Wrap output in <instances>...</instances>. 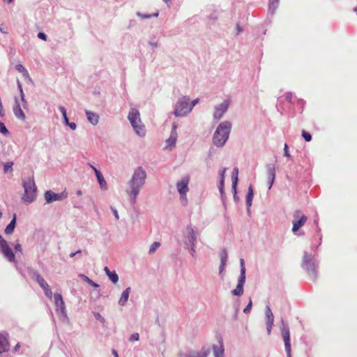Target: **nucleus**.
Returning a JSON list of instances; mask_svg holds the SVG:
<instances>
[{
    "label": "nucleus",
    "instance_id": "1",
    "mask_svg": "<svg viewBox=\"0 0 357 357\" xmlns=\"http://www.w3.org/2000/svg\"><path fill=\"white\" fill-rule=\"evenodd\" d=\"M146 176V172L142 167H138L134 170L126 189V193L132 204H135L137 196L145 184Z\"/></svg>",
    "mask_w": 357,
    "mask_h": 357
},
{
    "label": "nucleus",
    "instance_id": "2",
    "mask_svg": "<svg viewBox=\"0 0 357 357\" xmlns=\"http://www.w3.org/2000/svg\"><path fill=\"white\" fill-rule=\"evenodd\" d=\"M231 130V123L230 121H225L221 122L213 134V144L217 147H222L229 139Z\"/></svg>",
    "mask_w": 357,
    "mask_h": 357
},
{
    "label": "nucleus",
    "instance_id": "3",
    "mask_svg": "<svg viewBox=\"0 0 357 357\" xmlns=\"http://www.w3.org/2000/svg\"><path fill=\"white\" fill-rule=\"evenodd\" d=\"M128 119L130 121L135 133L139 137H144L146 135V129L142 123L139 112L135 108H131L128 115Z\"/></svg>",
    "mask_w": 357,
    "mask_h": 357
},
{
    "label": "nucleus",
    "instance_id": "4",
    "mask_svg": "<svg viewBox=\"0 0 357 357\" xmlns=\"http://www.w3.org/2000/svg\"><path fill=\"white\" fill-rule=\"evenodd\" d=\"M22 185L24 193L22 199L26 203H31L36 199L37 188L35 184L33 178L29 177L26 180L23 181Z\"/></svg>",
    "mask_w": 357,
    "mask_h": 357
},
{
    "label": "nucleus",
    "instance_id": "5",
    "mask_svg": "<svg viewBox=\"0 0 357 357\" xmlns=\"http://www.w3.org/2000/svg\"><path fill=\"white\" fill-rule=\"evenodd\" d=\"M190 112V97L188 96H181L174 105V115L176 117H183L187 116Z\"/></svg>",
    "mask_w": 357,
    "mask_h": 357
},
{
    "label": "nucleus",
    "instance_id": "6",
    "mask_svg": "<svg viewBox=\"0 0 357 357\" xmlns=\"http://www.w3.org/2000/svg\"><path fill=\"white\" fill-rule=\"evenodd\" d=\"M303 267L313 280L317 278V266L311 255L305 252L303 260Z\"/></svg>",
    "mask_w": 357,
    "mask_h": 357
},
{
    "label": "nucleus",
    "instance_id": "7",
    "mask_svg": "<svg viewBox=\"0 0 357 357\" xmlns=\"http://www.w3.org/2000/svg\"><path fill=\"white\" fill-rule=\"evenodd\" d=\"M54 299L56 306V312L59 319L63 321L68 320V318L66 310V305L61 294L58 293L54 294Z\"/></svg>",
    "mask_w": 357,
    "mask_h": 357
},
{
    "label": "nucleus",
    "instance_id": "8",
    "mask_svg": "<svg viewBox=\"0 0 357 357\" xmlns=\"http://www.w3.org/2000/svg\"><path fill=\"white\" fill-rule=\"evenodd\" d=\"M183 241L185 246L197 243V234L191 225L185 227L183 231Z\"/></svg>",
    "mask_w": 357,
    "mask_h": 357
},
{
    "label": "nucleus",
    "instance_id": "9",
    "mask_svg": "<svg viewBox=\"0 0 357 357\" xmlns=\"http://www.w3.org/2000/svg\"><path fill=\"white\" fill-rule=\"evenodd\" d=\"M281 334L284 343V349L287 357H291V347L290 342V331L288 324L282 320Z\"/></svg>",
    "mask_w": 357,
    "mask_h": 357
},
{
    "label": "nucleus",
    "instance_id": "10",
    "mask_svg": "<svg viewBox=\"0 0 357 357\" xmlns=\"http://www.w3.org/2000/svg\"><path fill=\"white\" fill-rule=\"evenodd\" d=\"M230 102V100L227 99L225 100L220 104H218L215 106L213 112V119L215 120L219 121L220 119L222 118L225 113L228 110Z\"/></svg>",
    "mask_w": 357,
    "mask_h": 357
},
{
    "label": "nucleus",
    "instance_id": "11",
    "mask_svg": "<svg viewBox=\"0 0 357 357\" xmlns=\"http://www.w3.org/2000/svg\"><path fill=\"white\" fill-rule=\"evenodd\" d=\"M301 212L299 210L295 211L294 214V220L292 221L293 227L292 231L296 234L298 229L302 227L306 222L307 218L305 215H301Z\"/></svg>",
    "mask_w": 357,
    "mask_h": 357
},
{
    "label": "nucleus",
    "instance_id": "12",
    "mask_svg": "<svg viewBox=\"0 0 357 357\" xmlns=\"http://www.w3.org/2000/svg\"><path fill=\"white\" fill-rule=\"evenodd\" d=\"M68 193L66 191H63L61 193H55L52 190H47L45 192V199L47 204H50L54 202L62 201L66 199Z\"/></svg>",
    "mask_w": 357,
    "mask_h": 357
},
{
    "label": "nucleus",
    "instance_id": "13",
    "mask_svg": "<svg viewBox=\"0 0 357 357\" xmlns=\"http://www.w3.org/2000/svg\"><path fill=\"white\" fill-rule=\"evenodd\" d=\"M33 278L36 280L40 287L43 289L45 296L48 298L52 299L53 296L52 289L45 279L38 273H33Z\"/></svg>",
    "mask_w": 357,
    "mask_h": 357
},
{
    "label": "nucleus",
    "instance_id": "14",
    "mask_svg": "<svg viewBox=\"0 0 357 357\" xmlns=\"http://www.w3.org/2000/svg\"><path fill=\"white\" fill-rule=\"evenodd\" d=\"M209 354V350L206 348H202L200 351H189L188 352H181L178 354V357H207Z\"/></svg>",
    "mask_w": 357,
    "mask_h": 357
},
{
    "label": "nucleus",
    "instance_id": "15",
    "mask_svg": "<svg viewBox=\"0 0 357 357\" xmlns=\"http://www.w3.org/2000/svg\"><path fill=\"white\" fill-rule=\"evenodd\" d=\"M0 252L9 261L14 262L15 261V254L12 251L6 241L0 245Z\"/></svg>",
    "mask_w": 357,
    "mask_h": 357
},
{
    "label": "nucleus",
    "instance_id": "16",
    "mask_svg": "<svg viewBox=\"0 0 357 357\" xmlns=\"http://www.w3.org/2000/svg\"><path fill=\"white\" fill-rule=\"evenodd\" d=\"M218 344L212 346V350L214 357H225V347L222 337H217Z\"/></svg>",
    "mask_w": 357,
    "mask_h": 357
},
{
    "label": "nucleus",
    "instance_id": "17",
    "mask_svg": "<svg viewBox=\"0 0 357 357\" xmlns=\"http://www.w3.org/2000/svg\"><path fill=\"white\" fill-rule=\"evenodd\" d=\"M189 182L190 177L188 175L183 176L179 181L176 182V189L178 193L184 194L189 191Z\"/></svg>",
    "mask_w": 357,
    "mask_h": 357
},
{
    "label": "nucleus",
    "instance_id": "18",
    "mask_svg": "<svg viewBox=\"0 0 357 357\" xmlns=\"http://www.w3.org/2000/svg\"><path fill=\"white\" fill-rule=\"evenodd\" d=\"M265 316H266V331L267 334L270 335L271 333V331L273 326L274 323V316L273 314L268 305L266 306L265 310Z\"/></svg>",
    "mask_w": 357,
    "mask_h": 357
},
{
    "label": "nucleus",
    "instance_id": "19",
    "mask_svg": "<svg viewBox=\"0 0 357 357\" xmlns=\"http://www.w3.org/2000/svg\"><path fill=\"white\" fill-rule=\"evenodd\" d=\"M267 172V178L268 183V189L272 188L275 178V168L273 164H268L266 167Z\"/></svg>",
    "mask_w": 357,
    "mask_h": 357
},
{
    "label": "nucleus",
    "instance_id": "20",
    "mask_svg": "<svg viewBox=\"0 0 357 357\" xmlns=\"http://www.w3.org/2000/svg\"><path fill=\"white\" fill-rule=\"evenodd\" d=\"M89 165L93 169V170L95 172V174L97 177L98 182L100 185V187L102 190H106L107 188V182L105 181L102 174L101 172L97 169L94 166H93L91 164H89Z\"/></svg>",
    "mask_w": 357,
    "mask_h": 357
},
{
    "label": "nucleus",
    "instance_id": "21",
    "mask_svg": "<svg viewBox=\"0 0 357 357\" xmlns=\"http://www.w3.org/2000/svg\"><path fill=\"white\" fill-rule=\"evenodd\" d=\"M10 345L7 334H0V354L9 350Z\"/></svg>",
    "mask_w": 357,
    "mask_h": 357
},
{
    "label": "nucleus",
    "instance_id": "22",
    "mask_svg": "<svg viewBox=\"0 0 357 357\" xmlns=\"http://www.w3.org/2000/svg\"><path fill=\"white\" fill-rule=\"evenodd\" d=\"M245 282V278L239 277L238 280V284L234 290L231 291V294L234 296H240L243 294V285Z\"/></svg>",
    "mask_w": 357,
    "mask_h": 357
},
{
    "label": "nucleus",
    "instance_id": "23",
    "mask_svg": "<svg viewBox=\"0 0 357 357\" xmlns=\"http://www.w3.org/2000/svg\"><path fill=\"white\" fill-rule=\"evenodd\" d=\"M13 112H14L15 116L18 119H20L22 121L25 120V114H24V112L22 111L17 99H15V105L13 107Z\"/></svg>",
    "mask_w": 357,
    "mask_h": 357
},
{
    "label": "nucleus",
    "instance_id": "24",
    "mask_svg": "<svg viewBox=\"0 0 357 357\" xmlns=\"http://www.w3.org/2000/svg\"><path fill=\"white\" fill-rule=\"evenodd\" d=\"M88 121L93 126L98 123L99 116L97 113L89 110L85 111Z\"/></svg>",
    "mask_w": 357,
    "mask_h": 357
},
{
    "label": "nucleus",
    "instance_id": "25",
    "mask_svg": "<svg viewBox=\"0 0 357 357\" xmlns=\"http://www.w3.org/2000/svg\"><path fill=\"white\" fill-rule=\"evenodd\" d=\"M131 291L130 287H127L121 294V296L119 300V305L121 306H125L128 302L130 293Z\"/></svg>",
    "mask_w": 357,
    "mask_h": 357
},
{
    "label": "nucleus",
    "instance_id": "26",
    "mask_svg": "<svg viewBox=\"0 0 357 357\" xmlns=\"http://www.w3.org/2000/svg\"><path fill=\"white\" fill-rule=\"evenodd\" d=\"M104 271L107 275V277L109 278V280L114 283L116 284L119 281V275L116 273V271H111L108 267L105 266L104 268Z\"/></svg>",
    "mask_w": 357,
    "mask_h": 357
},
{
    "label": "nucleus",
    "instance_id": "27",
    "mask_svg": "<svg viewBox=\"0 0 357 357\" xmlns=\"http://www.w3.org/2000/svg\"><path fill=\"white\" fill-rule=\"evenodd\" d=\"M177 140V135H175V133H171L169 137L166 140V149H172L173 147L175 146L176 142Z\"/></svg>",
    "mask_w": 357,
    "mask_h": 357
},
{
    "label": "nucleus",
    "instance_id": "28",
    "mask_svg": "<svg viewBox=\"0 0 357 357\" xmlns=\"http://www.w3.org/2000/svg\"><path fill=\"white\" fill-rule=\"evenodd\" d=\"M253 195H254L253 188H252V186L250 185L248 187V193L246 195V205H247L248 211H250V208L251 207L252 204Z\"/></svg>",
    "mask_w": 357,
    "mask_h": 357
},
{
    "label": "nucleus",
    "instance_id": "29",
    "mask_svg": "<svg viewBox=\"0 0 357 357\" xmlns=\"http://www.w3.org/2000/svg\"><path fill=\"white\" fill-rule=\"evenodd\" d=\"M238 168L235 167L231 174V181H232V190L236 194V186L238 183Z\"/></svg>",
    "mask_w": 357,
    "mask_h": 357
},
{
    "label": "nucleus",
    "instance_id": "30",
    "mask_svg": "<svg viewBox=\"0 0 357 357\" xmlns=\"http://www.w3.org/2000/svg\"><path fill=\"white\" fill-rule=\"evenodd\" d=\"M16 225V214H14L13 219L10 222V223L7 225V227L5 229V234H11L15 227Z\"/></svg>",
    "mask_w": 357,
    "mask_h": 357
},
{
    "label": "nucleus",
    "instance_id": "31",
    "mask_svg": "<svg viewBox=\"0 0 357 357\" xmlns=\"http://www.w3.org/2000/svg\"><path fill=\"white\" fill-rule=\"evenodd\" d=\"M136 15L142 20H146V19H150L153 17H158L159 16V12L157 11L153 14H145V13H142L141 12H137Z\"/></svg>",
    "mask_w": 357,
    "mask_h": 357
},
{
    "label": "nucleus",
    "instance_id": "32",
    "mask_svg": "<svg viewBox=\"0 0 357 357\" xmlns=\"http://www.w3.org/2000/svg\"><path fill=\"white\" fill-rule=\"evenodd\" d=\"M17 87L19 89V91L20 92V97H21V100L23 102V107L25 108L26 106L27 105V102L26 101L25 98H24V93L23 92V89H22V84L20 83V82L19 80H17Z\"/></svg>",
    "mask_w": 357,
    "mask_h": 357
},
{
    "label": "nucleus",
    "instance_id": "33",
    "mask_svg": "<svg viewBox=\"0 0 357 357\" xmlns=\"http://www.w3.org/2000/svg\"><path fill=\"white\" fill-rule=\"evenodd\" d=\"M279 0H269V10L273 13L278 8Z\"/></svg>",
    "mask_w": 357,
    "mask_h": 357
},
{
    "label": "nucleus",
    "instance_id": "34",
    "mask_svg": "<svg viewBox=\"0 0 357 357\" xmlns=\"http://www.w3.org/2000/svg\"><path fill=\"white\" fill-rule=\"evenodd\" d=\"M220 264L227 265L228 254L226 250H222L220 252Z\"/></svg>",
    "mask_w": 357,
    "mask_h": 357
},
{
    "label": "nucleus",
    "instance_id": "35",
    "mask_svg": "<svg viewBox=\"0 0 357 357\" xmlns=\"http://www.w3.org/2000/svg\"><path fill=\"white\" fill-rule=\"evenodd\" d=\"M15 68L18 72L22 73L24 77H29L27 70L22 64H17Z\"/></svg>",
    "mask_w": 357,
    "mask_h": 357
},
{
    "label": "nucleus",
    "instance_id": "36",
    "mask_svg": "<svg viewBox=\"0 0 357 357\" xmlns=\"http://www.w3.org/2000/svg\"><path fill=\"white\" fill-rule=\"evenodd\" d=\"M196 245L197 244H194V245H188L187 246H185V248H187L189 252H190V254L191 255V256L193 257V258H196Z\"/></svg>",
    "mask_w": 357,
    "mask_h": 357
},
{
    "label": "nucleus",
    "instance_id": "37",
    "mask_svg": "<svg viewBox=\"0 0 357 357\" xmlns=\"http://www.w3.org/2000/svg\"><path fill=\"white\" fill-rule=\"evenodd\" d=\"M160 246V243L159 242L153 243L150 246L149 253L150 255L153 254Z\"/></svg>",
    "mask_w": 357,
    "mask_h": 357
},
{
    "label": "nucleus",
    "instance_id": "38",
    "mask_svg": "<svg viewBox=\"0 0 357 357\" xmlns=\"http://www.w3.org/2000/svg\"><path fill=\"white\" fill-rule=\"evenodd\" d=\"M226 172H227L226 167H223L219 170V172H218L219 181L225 182Z\"/></svg>",
    "mask_w": 357,
    "mask_h": 357
},
{
    "label": "nucleus",
    "instance_id": "39",
    "mask_svg": "<svg viewBox=\"0 0 357 357\" xmlns=\"http://www.w3.org/2000/svg\"><path fill=\"white\" fill-rule=\"evenodd\" d=\"M240 264H241V271H240V276L245 278V263L243 259H240Z\"/></svg>",
    "mask_w": 357,
    "mask_h": 357
},
{
    "label": "nucleus",
    "instance_id": "40",
    "mask_svg": "<svg viewBox=\"0 0 357 357\" xmlns=\"http://www.w3.org/2000/svg\"><path fill=\"white\" fill-rule=\"evenodd\" d=\"M59 109L61 112V113L62 114V116L63 117L64 123L66 124V123H68V121L66 109L63 106H59Z\"/></svg>",
    "mask_w": 357,
    "mask_h": 357
},
{
    "label": "nucleus",
    "instance_id": "41",
    "mask_svg": "<svg viewBox=\"0 0 357 357\" xmlns=\"http://www.w3.org/2000/svg\"><path fill=\"white\" fill-rule=\"evenodd\" d=\"M224 183L225 182L219 181L218 184V190L221 195V198L223 202L225 200Z\"/></svg>",
    "mask_w": 357,
    "mask_h": 357
},
{
    "label": "nucleus",
    "instance_id": "42",
    "mask_svg": "<svg viewBox=\"0 0 357 357\" xmlns=\"http://www.w3.org/2000/svg\"><path fill=\"white\" fill-rule=\"evenodd\" d=\"M82 277H83L84 278V280L89 283L90 285H91L92 287H98L99 285L98 284H96V282H94L93 281H92L90 278H89L87 276H85L84 275H81Z\"/></svg>",
    "mask_w": 357,
    "mask_h": 357
},
{
    "label": "nucleus",
    "instance_id": "43",
    "mask_svg": "<svg viewBox=\"0 0 357 357\" xmlns=\"http://www.w3.org/2000/svg\"><path fill=\"white\" fill-rule=\"evenodd\" d=\"M0 132L4 135H7L9 132L3 122H0Z\"/></svg>",
    "mask_w": 357,
    "mask_h": 357
},
{
    "label": "nucleus",
    "instance_id": "44",
    "mask_svg": "<svg viewBox=\"0 0 357 357\" xmlns=\"http://www.w3.org/2000/svg\"><path fill=\"white\" fill-rule=\"evenodd\" d=\"M187 193H179L180 195V199H181V202L182 203L183 205L185 206L188 203V199H187V195H186Z\"/></svg>",
    "mask_w": 357,
    "mask_h": 357
},
{
    "label": "nucleus",
    "instance_id": "45",
    "mask_svg": "<svg viewBox=\"0 0 357 357\" xmlns=\"http://www.w3.org/2000/svg\"><path fill=\"white\" fill-rule=\"evenodd\" d=\"M302 136L306 142H310L312 139V135L306 131H303Z\"/></svg>",
    "mask_w": 357,
    "mask_h": 357
},
{
    "label": "nucleus",
    "instance_id": "46",
    "mask_svg": "<svg viewBox=\"0 0 357 357\" xmlns=\"http://www.w3.org/2000/svg\"><path fill=\"white\" fill-rule=\"evenodd\" d=\"M13 165V162H6V164H4V165H3V172L6 173V172H7L9 170H12Z\"/></svg>",
    "mask_w": 357,
    "mask_h": 357
},
{
    "label": "nucleus",
    "instance_id": "47",
    "mask_svg": "<svg viewBox=\"0 0 357 357\" xmlns=\"http://www.w3.org/2000/svg\"><path fill=\"white\" fill-rule=\"evenodd\" d=\"M252 302L251 298H250L249 303H248L246 307L243 309V312L245 313V314L249 313L250 312L251 308H252Z\"/></svg>",
    "mask_w": 357,
    "mask_h": 357
},
{
    "label": "nucleus",
    "instance_id": "48",
    "mask_svg": "<svg viewBox=\"0 0 357 357\" xmlns=\"http://www.w3.org/2000/svg\"><path fill=\"white\" fill-rule=\"evenodd\" d=\"M93 315L95 318L99 320L101 323H104L105 321V318L99 312H93Z\"/></svg>",
    "mask_w": 357,
    "mask_h": 357
},
{
    "label": "nucleus",
    "instance_id": "49",
    "mask_svg": "<svg viewBox=\"0 0 357 357\" xmlns=\"http://www.w3.org/2000/svg\"><path fill=\"white\" fill-rule=\"evenodd\" d=\"M139 339V333H133L129 338V341L134 342V341H138Z\"/></svg>",
    "mask_w": 357,
    "mask_h": 357
},
{
    "label": "nucleus",
    "instance_id": "50",
    "mask_svg": "<svg viewBox=\"0 0 357 357\" xmlns=\"http://www.w3.org/2000/svg\"><path fill=\"white\" fill-rule=\"evenodd\" d=\"M66 125L69 126L73 130H75L77 128V125L74 122H69L68 121V123H66Z\"/></svg>",
    "mask_w": 357,
    "mask_h": 357
},
{
    "label": "nucleus",
    "instance_id": "51",
    "mask_svg": "<svg viewBox=\"0 0 357 357\" xmlns=\"http://www.w3.org/2000/svg\"><path fill=\"white\" fill-rule=\"evenodd\" d=\"M292 97H293L292 93L287 92V93H285V100L287 102H290L291 101Z\"/></svg>",
    "mask_w": 357,
    "mask_h": 357
},
{
    "label": "nucleus",
    "instance_id": "52",
    "mask_svg": "<svg viewBox=\"0 0 357 357\" xmlns=\"http://www.w3.org/2000/svg\"><path fill=\"white\" fill-rule=\"evenodd\" d=\"M38 37L40 39H41V40H45V41H46V40H47V35H46L45 33H43V32H39V33H38Z\"/></svg>",
    "mask_w": 357,
    "mask_h": 357
},
{
    "label": "nucleus",
    "instance_id": "53",
    "mask_svg": "<svg viewBox=\"0 0 357 357\" xmlns=\"http://www.w3.org/2000/svg\"><path fill=\"white\" fill-rule=\"evenodd\" d=\"M199 102V98H196L193 100L192 102L190 101V107L191 109V111L192 110L193 107Z\"/></svg>",
    "mask_w": 357,
    "mask_h": 357
},
{
    "label": "nucleus",
    "instance_id": "54",
    "mask_svg": "<svg viewBox=\"0 0 357 357\" xmlns=\"http://www.w3.org/2000/svg\"><path fill=\"white\" fill-rule=\"evenodd\" d=\"M284 156L289 158L291 155L289 152V148L287 144H284Z\"/></svg>",
    "mask_w": 357,
    "mask_h": 357
},
{
    "label": "nucleus",
    "instance_id": "55",
    "mask_svg": "<svg viewBox=\"0 0 357 357\" xmlns=\"http://www.w3.org/2000/svg\"><path fill=\"white\" fill-rule=\"evenodd\" d=\"M111 210H112L114 215L115 216L116 220H119V215L117 210L113 207H111Z\"/></svg>",
    "mask_w": 357,
    "mask_h": 357
},
{
    "label": "nucleus",
    "instance_id": "56",
    "mask_svg": "<svg viewBox=\"0 0 357 357\" xmlns=\"http://www.w3.org/2000/svg\"><path fill=\"white\" fill-rule=\"evenodd\" d=\"M178 125L176 123L174 122L172 124V129L171 131V133H175V135H177L176 129H177Z\"/></svg>",
    "mask_w": 357,
    "mask_h": 357
},
{
    "label": "nucleus",
    "instance_id": "57",
    "mask_svg": "<svg viewBox=\"0 0 357 357\" xmlns=\"http://www.w3.org/2000/svg\"><path fill=\"white\" fill-rule=\"evenodd\" d=\"M15 250L16 251H19V252H22V245L20 243L16 244L15 246Z\"/></svg>",
    "mask_w": 357,
    "mask_h": 357
},
{
    "label": "nucleus",
    "instance_id": "58",
    "mask_svg": "<svg viewBox=\"0 0 357 357\" xmlns=\"http://www.w3.org/2000/svg\"><path fill=\"white\" fill-rule=\"evenodd\" d=\"M225 266H226L225 264H220V267H219V273L220 274H222L223 273Z\"/></svg>",
    "mask_w": 357,
    "mask_h": 357
},
{
    "label": "nucleus",
    "instance_id": "59",
    "mask_svg": "<svg viewBox=\"0 0 357 357\" xmlns=\"http://www.w3.org/2000/svg\"><path fill=\"white\" fill-rule=\"evenodd\" d=\"M149 45L152 47V48H156L158 47V43L156 42H149Z\"/></svg>",
    "mask_w": 357,
    "mask_h": 357
},
{
    "label": "nucleus",
    "instance_id": "60",
    "mask_svg": "<svg viewBox=\"0 0 357 357\" xmlns=\"http://www.w3.org/2000/svg\"><path fill=\"white\" fill-rule=\"evenodd\" d=\"M236 30L238 34L243 31L242 28L238 24L236 25Z\"/></svg>",
    "mask_w": 357,
    "mask_h": 357
},
{
    "label": "nucleus",
    "instance_id": "61",
    "mask_svg": "<svg viewBox=\"0 0 357 357\" xmlns=\"http://www.w3.org/2000/svg\"><path fill=\"white\" fill-rule=\"evenodd\" d=\"M114 357H119L117 351L115 349H113L112 351Z\"/></svg>",
    "mask_w": 357,
    "mask_h": 357
},
{
    "label": "nucleus",
    "instance_id": "62",
    "mask_svg": "<svg viewBox=\"0 0 357 357\" xmlns=\"http://www.w3.org/2000/svg\"><path fill=\"white\" fill-rule=\"evenodd\" d=\"M0 31L1 33H8L6 29L3 28L2 26L0 27Z\"/></svg>",
    "mask_w": 357,
    "mask_h": 357
},
{
    "label": "nucleus",
    "instance_id": "63",
    "mask_svg": "<svg viewBox=\"0 0 357 357\" xmlns=\"http://www.w3.org/2000/svg\"><path fill=\"white\" fill-rule=\"evenodd\" d=\"M20 347V344L19 343H17V344H16V346L14 347V349H13V350H14V352L17 351V350L19 349Z\"/></svg>",
    "mask_w": 357,
    "mask_h": 357
},
{
    "label": "nucleus",
    "instance_id": "64",
    "mask_svg": "<svg viewBox=\"0 0 357 357\" xmlns=\"http://www.w3.org/2000/svg\"><path fill=\"white\" fill-rule=\"evenodd\" d=\"M76 195H77V196H81V195H82V190H77V192H76Z\"/></svg>",
    "mask_w": 357,
    "mask_h": 357
}]
</instances>
